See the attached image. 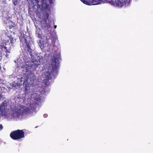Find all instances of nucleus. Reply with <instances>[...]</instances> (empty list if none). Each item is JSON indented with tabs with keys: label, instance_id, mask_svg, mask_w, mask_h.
I'll return each mask as SVG.
<instances>
[{
	"label": "nucleus",
	"instance_id": "obj_1",
	"mask_svg": "<svg viewBox=\"0 0 153 153\" xmlns=\"http://www.w3.org/2000/svg\"><path fill=\"white\" fill-rule=\"evenodd\" d=\"M60 59L59 53L53 55L52 58L51 64L48 68V71L45 73L43 76V82L45 85H47L49 80L51 79L52 76H55L57 74L59 67V60Z\"/></svg>",
	"mask_w": 153,
	"mask_h": 153
},
{
	"label": "nucleus",
	"instance_id": "obj_2",
	"mask_svg": "<svg viewBox=\"0 0 153 153\" xmlns=\"http://www.w3.org/2000/svg\"><path fill=\"white\" fill-rule=\"evenodd\" d=\"M16 39H14L11 35L8 36L5 35V38L0 45V51H4L5 56L7 58H9L10 53V51L11 49V46H14Z\"/></svg>",
	"mask_w": 153,
	"mask_h": 153
},
{
	"label": "nucleus",
	"instance_id": "obj_3",
	"mask_svg": "<svg viewBox=\"0 0 153 153\" xmlns=\"http://www.w3.org/2000/svg\"><path fill=\"white\" fill-rule=\"evenodd\" d=\"M131 0H104V2H108L111 5L117 7L121 8L123 7H126L130 4Z\"/></svg>",
	"mask_w": 153,
	"mask_h": 153
},
{
	"label": "nucleus",
	"instance_id": "obj_4",
	"mask_svg": "<svg viewBox=\"0 0 153 153\" xmlns=\"http://www.w3.org/2000/svg\"><path fill=\"white\" fill-rule=\"evenodd\" d=\"M43 39L48 45H53L54 46L55 42L57 39L56 35L55 34H53L49 33L44 36Z\"/></svg>",
	"mask_w": 153,
	"mask_h": 153
},
{
	"label": "nucleus",
	"instance_id": "obj_5",
	"mask_svg": "<svg viewBox=\"0 0 153 153\" xmlns=\"http://www.w3.org/2000/svg\"><path fill=\"white\" fill-rule=\"evenodd\" d=\"M10 136L13 140L20 139L25 137V132L23 130L18 129L12 131Z\"/></svg>",
	"mask_w": 153,
	"mask_h": 153
},
{
	"label": "nucleus",
	"instance_id": "obj_6",
	"mask_svg": "<svg viewBox=\"0 0 153 153\" xmlns=\"http://www.w3.org/2000/svg\"><path fill=\"white\" fill-rule=\"evenodd\" d=\"M20 40L21 41L25 42V43L26 44V46L27 48V51L30 53V54L31 55L32 51L30 46V42L31 41L32 38L30 36H25L24 35L22 37H21L20 38Z\"/></svg>",
	"mask_w": 153,
	"mask_h": 153
},
{
	"label": "nucleus",
	"instance_id": "obj_7",
	"mask_svg": "<svg viewBox=\"0 0 153 153\" xmlns=\"http://www.w3.org/2000/svg\"><path fill=\"white\" fill-rule=\"evenodd\" d=\"M8 106V103L6 101H4L1 104L0 106V115L2 116L6 115L7 111Z\"/></svg>",
	"mask_w": 153,
	"mask_h": 153
},
{
	"label": "nucleus",
	"instance_id": "obj_8",
	"mask_svg": "<svg viewBox=\"0 0 153 153\" xmlns=\"http://www.w3.org/2000/svg\"><path fill=\"white\" fill-rule=\"evenodd\" d=\"M83 3L88 5H95L104 2L103 0H80Z\"/></svg>",
	"mask_w": 153,
	"mask_h": 153
},
{
	"label": "nucleus",
	"instance_id": "obj_9",
	"mask_svg": "<svg viewBox=\"0 0 153 153\" xmlns=\"http://www.w3.org/2000/svg\"><path fill=\"white\" fill-rule=\"evenodd\" d=\"M40 62L39 61H33L31 64V68L33 71H35L38 69V66L40 65Z\"/></svg>",
	"mask_w": 153,
	"mask_h": 153
},
{
	"label": "nucleus",
	"instance_id": "obj_10",
	"mask_svg": "<svg viewBox=\"0 0 153 153\" xmlns=\"http://www.w3.org/2000/svg\"><path fill=\"white\" fill-rule=\"evenodd\" d=\"M23 114V112L22 110L20 109H19L14 112L13 116V117L17 118L19 117L20 116H22Z\"/></svg>",
	"mask_w": 153,
	"mask_h": 153
},
{
	"label": "nucleus",
	"instance_id": "obj_11",
	"mask_svg": "<svg viewBox=\"0 0 153 153\" xmlns=\"http://www.w3.org/2000/svg\"><path fill=\"white\" fill-rule=\"evenodd\" d=\"M49 16V15L47 12H45L43 17V21L46 23L47 20L48 19Z\"/></svg>",
	"mask_w": 153,
	"mask_h": 153
},
{
	"label": "nucleus",
	"instance_id": "obj_12",
	"mask_svg": "<svg viewBox=\"0 0 153 153\" xmlns=\"http://www.w3.org/2000/svg\"><path fill=\"white\" fill-rule=\"evenodd\" d=\"M4 22V24H7L8 23H9L10 22H11V21H10L7 18H4L3 19Z\"/></svg>",
	"mask_w": 153,
	"mask_h": 153
},
{
	"label": "nucleus",
	"instance_id": "obj_13",
	"mask_svg": "<svg viewBox=\"0 0 153 153\" xmlns=\"http://www.w3.org/2000/svg\"><path fill=\"white\" fill-rule=\"evenodd\" d=\"M30 90V87L25 85V93H29V91Z\"/></svg>",
	"mask_w": 153,
	"mask_h": 153
},
{
	"label": "nucleus",
	"instance_id": "obj_14",
	"mask_svg": "<svg viewBox=\"0 0 153 153\" xmlns=\"http://www.w3.org/2000/svg\"><path fill=\"white\" fill-rule=\"evenodd\" d=\"M13 3L14 6H16L17 5L18 2V0H13Z\"/></svg>",
	"mask_w": 153,
	"mask_h": 153
},
{
	"label": "nucleus",
	"instance_id": "obj_15",
	"mask_svg": "<svg viewBox=\"0 0 153 153\" xmlns=\"http://www.w3.org/2000/svg\"><path fill=\"white\" fill-rule=\"evenodd\" d=\"M15 26V24H13L12 25L9 26V28L10 29H11L13 27H14Z\"/></svg>",
	"mask_w": 153,
	"mask_h": 153
},
{
	"label": "nucleus",
	"instance_id": "obj_16",
	"mask_svg": "<svg viewBox=\"0 0 153 153\" xmlns=\"http://www.w3.org/2000/svg\"><path fill=\"white\" fill-rule=\"evenodd\" d=\"M3 128V126L1 124L0 125V130H1Z\"/></svg>",
	"mask_w": 153,
	"mask_h": 153
},
{
	"label": "nucleus",
	"instance_id": "obj_17",
	"mask_svg": "<svg viewBox=\"0 0 153 153\" xmlns=\"http://www.w3.org/2000/svg\"><path fill=\"white\" fill-rule=\"evenodd\" d=\"M43 116L44 117H48V115L47 114H44Z\"/></svg>",
	"mask_w": 153,
	"mask_h": 153
},
{
	"label": "nucleus",
	"instance_id": "obj_18",
	"mask_svg": "<svg viewBox=\"0 0 153 153\" xmlns=\"http://www.w3.org/2000/svg\"><path fill=\"white\" fill-rule=\"evenodd\" d=\"M38 37H39V38H41V36L40 34H39V35H38Z\"/></svg>",
	"mask_w": 153,
	"mask_h": 153
},
{
	"label": "nucleus",
	"instance_id": "obj_19",
	"mask_svg": "<svg viewBox=\"0 0 153 153\" xmlns=\"http://www.w3.org/2000/svg\"><path fill=\"white\" fill-rule=\"evenodd\" d=\"M41 1H42V4L43 3H44V0H42Z\"/></svg>",
	"mask_w": 153,
	"mask_h": 153
},
{
	"label": "nucleus",
	"instance_id": "obj_20",
	"mask_svg": "<svg viewBox=\"0 0 153 153\" xmlns=\"http://www.w3.org/2000/svg\"><path fill=\"white\" fill-rule=\"evenodd\" d=\"M27 81V80H26L25 81H24L23 82V84H24V83H25V82H26Z\"/></svg>",
	"mask_w": 153,
	"mask_h": 153
},
{
	"label": "nucleus",
	"instance_id": "obj_21",
	"mask_svg": "<svg viewBox=\"0 0 153 153\" xmlns=\"http://www.w3.org/2000/svg\"><path fill=\"white\" fill-rule=\"evenodd\" d=\"M57 26L56 25L54 26V27L55 29L56 28Z\"/></svg>",
	"mask_w": 153,
	"mask_h": 153
},
{
	"label": "nucleus",
	"instance_id": "obj_22",
	"mask_svg": "<svg viewBox=\"0 0 153 153\" xmlns=\"http://www.w3.org/2000/svg\"><path fill=\"white\" fill-rule=\"evenodd\" d=\"M36 1L37 2V3H39V1H38L37 0H36Z\"/></svg>",
	"mask_w": 153,
	"mask_h": 153
},
{
	"label": "nucleus",
	"instance_id": "obj_23",
	"mask_svg": "<svg viewBox=\"0 0 153 153\" xmlns=\"http://www.w3.org/2000/svg\"><path fill=\"white\" fill-rule=\"evenodd\" d=\"M1 87L0 86V90H1Z\"/></svg>",
	"mask_w": 153,
	"mask_h": 153
},
{
	"label": "nucleus",
	"instance_id": "obj_24",
	"mask_svg": "<svg viewBox=\"0 0 153 153\" xmlns=\"http://www.w3.org/2000/svg\"><path fill=\"white\" fill-rule=\"evenodd\" d=\"M103 1H104V0H103Z\"/></svg>",
	"mask_w": 153,
	"mask_h": 153
}]
</instances>
